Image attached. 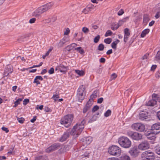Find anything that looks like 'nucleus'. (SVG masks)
Returning a JSON list of instances; mask_svg holds the SVG:
<instances>
[{"mask_svg": "<svg viewBox=\"0 0 160 160\" xmlns=\"http://www.w3.org/2000/svg\"><path fill=\"white\" fill-rule=\"evenodd\" d=\"M69 40V38L68 36H64L60 40L58 44V46L59 47H62L64 44L68 42Z\"/></svg>", "mask_w": 160, "mask_h": 160, "instance_id": "obj_15", "label": "nucleus"}, {"mask_svg": "<svg viewBox=\"0 0 160 160\" xmlns=\"http://www.w3.org/2000/svg\"><path fill=\"white\" fill-rule=\"evenodd\" d=\"M143 160H152L154 158V153L149 151L143 152L141 155Z\"/></svg>", "mask_w": 160, "mask_h": 160, "instance_id": "obj_7", "label": "nucleus"}, {"mask_svg": "<svg viewBox=\"0 0 160 160\" xmlns=\"http://www.w3.org/2000/svg\"><path fill=\"white\" fill-rule=\"evenodd\" d=\"M124 13V10L123 9H121L118 12V16H121Z\"/></svg>", "mask_w": 160, "mask_h": 160, "instance_id": "obj_47", "label": "nucleus"}, {"mask_svg": "<svg viewBox=\"0 0 160 160\" xmlns=\"http://www.w3.org/2000/svg\"><path fill=\"white\" fill-rule=\"evenodd\" d=\"M73 118V116L72 114L66 115L61 118L60 123L64 125L65 127L68 128L71 125Z\"/></svg>", "mask_w": 160, "mask_h": 160, "instance_id": "obj_3", "label": "nucleus"}, {"mask_svg": "<svg viewBox=\"0 0 160 160\" xmlns=\"http://www.w3.org/2000/svg\"><path fill=\"white\" fill-rule=\"evenodd\" d=\"M147 117V113L144 112H140L139 115V118L142 120L146 119Z\"/></svg>", "mask_w": 160, "mask_h": 160, "instance_id": "obj_22", "label": "nucleus"}, {"mask_svg": "<svg viewBox=\"0 0 160 160\" xmlns=\"http://www.w3.org/2000/svg\"><path fill=\"white\" fill-rule=\"evenodd\" d=\"M2 129L3 131H5L6 133H8L9 132V130H8V128L5 127H2Z\"/></svg>", "mask_w": 160, "mask_h": 160, "instance_id": "obj_58", "label": "nucleus"}, {"mask_svg": "<svg viewBox=\"0 0 160 160\" xmlns=\"http://www.w3.org/2000/svg\"><path fill=\"white\" fill-rule=\"evenodd\" d=\"M85 89L84 86L82 85L79 87L78 90L77 97L78 101L81 102L84 98L85 95L84 94V92Z\"/></svg>", "mask_w": 160, "mask_h": 160, "instance_id": "obj_6", "label": "nucleus"}, {"mask_svg": "<svg viewBox=\"0 0 160 160\" xmlns=\"http://www.w3.org/2000/svg\"><path fill=\"white\" fill-rule=\"evenodd\" d=\"M93 95H91L90 96V99H89V100L87 102L86 104V107H88V108H90L92 105L93 103V100L92 98H92L93 96Z\"/></svg>", "mask_w": 160, "mask_h": 160, "instance_id": "obj_23", "label": "nucleus"}, {"mask_svg": "<svg viewBox=\"0 0 160 160\" xmlns=\"http://www.w3.org/2000/svg\"><path fill=\"white\" fill-rule=\"evenodd\" d=\"M127 134L132 139L136 141H139L141 140L142 137L141 134L132 131H129L127 132Z\"/></svg>", "mask_w": 160, "mask_h": 160, "instance_id": "obj_5", "label": "nucleus"}, {"mask_svg": "<svg viewBox=\"0 0 160 160\" xmlns=\"http://www.w3.org/2000/svg\"><path fill=\"white\" fill-rule=\"evenodd\" d=\"M32 16L38 18H39L42 17L41 15L37 9L32 13Z\"/></svg>", "mask_w": 160, "mask_h": 160, "instance_id": "obj_21", "label": "nucleus"}, {"mask_svg": "<svg viewBox=\"0 0 160 160\" xmlns=\"http://www.w3.org/2000/svg\"><path fill=\"white\" fill-rule=\"evenodd\" d=\"M85 121L83 120L80 123H77L73 128L71 130L70 134L75 138L77 137L80 134L84 128V124Z\"/></svg>", "mask_w": 160, "mask_h": 160, "instance_id": "obj_1", "label": "nucleus"}, {"mask_svg": "<svg viewBox=\"0 0 160 160\" xmlns=\"http://www.w3.org/2000/svg\"><path fill=\"white\" fill-rule=\"evenodd\" d=\"M119 42L120 41L119 40L117 39L115 41L112 42L111 44L112 48L116 50L117 48V45Z\"/></svg>", "mask_w": 160, "mask_h": 160, "instance_id": "obj_27", "label": "nucleus"}, {"mask_svg": "<svg viewBox=\"0 0 160 160\" xmlns=\"http://www.w3.org/2000/svg\"><path fill=\"white\" fill-rule=\"evenodd\" d=\"M160 128V124L159 123H155L151 127V130L152 132L155 130H159Z\"/></svg>", "mask_w": 160, "mask_h": 160, "instance_id": "obj_24", "label": "nucleus"}, {"mask_svg": "<svg viewBox=\"0 0 160 160\" xmlns=\"http://www.w3.org/2000/svg\"><path fill=\"white\" fill-rule=\"evenodd\" d=\"M159 132V131L156 132H155V131H153L152 132H152H150L148 133V134L147 135L148 136L147 138H148L150 140H154L156 138V137H155L154 134L155 133L157 134Z\"/></svg>", "mask_w": 160, "mask_h": 160, "instance_id": "obj_17", "label": "nucleus"}, {"mask_svg": "<svg viewBox=\"0 0 160 160\" xmlns=\"http://www.w3.org/2000/svg\"><path fill=\"white\" fill-rule=\"evenodd\" d=\"M106 61V59L103 58H101L100 60L99 61L101 63H104Z\"/></svg>", "mask_w": 160, "mask_h": 160, "instance_id": "obj_61", "label": "nucleus"}, {"mask_svg": "<svg viewBox=\"0 0 160 160\" xmlns=\"http://www.w3.org/2000/svg\"><path fill=\"white\" fill-rule=\"evenodd\" d=\"M111 111L108 109L104 113V115L105 117H108L111 115Z\"/></svg>", "mask_w": 160, "mask_h": 160, "instance_id": "obj_33", "label": "nucleus"}, {"mask_svg": "<svg viewBox=\"0 0 160 160\" xmlns=\"http://www.w3.org/2000/svg\"><path fill=\"white\" fill-rule=\"evenodd\" d=\"M118 142L122 147L126 148H130L132 145L131 140L127 137L124 136L119 138Z\"/></svg>", "mask_w": 160, "mask_h": 160, "instance_id": "obj_2", "label": "nucleus"}, {"mask_svg": "<svg viewBox=\"0 0 160 160\" xmlns=\"http://www.w3.org/2000/svg\"><path fill=\"white\" fill-rule=\"evenodd\" d=\"M87 7L88 8L90 11H91L93 9H94V5L91 4H88V5H87Z\"/></svg>", "mask_w": 160, "mask_h": 160, "instance_id": "obj_36", "label": "nucleus"}, {"mask_svg": "<svg viewBox=\"0 0 160 160\" xmlns=\"http://www.w3.org/2000/svg\"><path fill=\"white\" fill-rule=\"evenodd\" d=\"M36 20V19L35 18H32L30 19L29 21V22L30 23H33L35 22Z\"/></svg>", "mask_w": 160, "mask_h": 160, "instance_id": "obj_50", "label": "nucleus"}, {"mask_svg": "<svg viewBox=\"0 0 160 160\" xmlns=\"http://www.w3.org/2000/svg\"><path fill=\"white\" fill-rule=\"evenodd\" d=\"M29 102V100L28 99H25L23 101V104L24 105H27Z\"/></svg>", "mask_w": 160, "mask_h": 160, "instance_id": "obj_51", "label": "nucleus"}, {"mask_svg": "<svg viewBox=\"0 0 160 160\" xmlns=\"http://www.w3.org/2000/svg\"><path fill=\"white\" fill-rule=\"evenodd\" d=\"M132 128L136 131L140 132H142L145 129V125L140 123H136L132 124Z\"/></svg>", "mask_w": 160, "mask_h": 160, "instance_id": "obj_8", "label": "nucleus"}, {"mask_svg": "<svg viewBox=\"0 0 160 160\" xmlns=\"http://www.w3.org/2000/svg\"><path fill=\"white\" fill-rule=\"evenodd\" d=\"M119 27V26L118 24H116L112 27L111 29L113 30H115L117 29Z\"/></svg>", "mask_w": 160, "mask_h": 160, "instance_id": "obj_42", "label": "nucleus"}, {"mask_svg": "<svg viewBox=\"0 0 160 160\" xmlns=\"http://www.w3.org/2000/svg\"><path fill=\"white\" fill-rule=\"evenodd\" d=\"M129 36L124 35V42H127Z\"/></svg>", "mask_w": 160, "mask_h": 160, "instance_id": "obj_59", "label": "nucleus"}, {"mask_svg": "<svg viewBox=\"0 0 160 160\" xmlns=\"http://www.w3.org/2000/svg\"><path fill=\"white\" fill-rule=\"evenodd\" d=\"M104 49V45L102 44H100L98 47V49L99 51H102Z\"/></svg>", "mask_w": 160, "mask_h": 160, "instance_id": "obj_43", "label": "nucleus"}, {"mask_svg": "<svg viewBox=\"0 0 160 160\" xmlns=\"http://www.w3.org/2000/svg\"><path fill=\"white\" fill-rule=\"evenodd\" d=\"M22 100V98H19L18 99H17L16 101L14 102V104L15 105L14 106V107H16L18 105L20 104V102Z\"/></svg>", "mask_w": 160, "mask_h": 160, "instance_id": "obj_34", "label": "nucleus"}, {"mask_svg": "<svg viewBox=\"0 0 160 160\" xmlns=\"http://www.w3.org/2000/svg\"><path fill=\"white\" fill-rule=\"evenodd\" d=\"M42 158V156H37L35 158V160H40Z\"/></svg>", "mask_w": 160, "mask_h": 160, "instance_id": "obj_64", "label": "nucleus"}, {"mask_svg": "<svg viewBox=\"0 0 160 160\" xmlns=\"http://www.w3.org/2000/svg\"><path fill=\"white\" fill-rule=\"evenodd\" d=\"M52 6V5L51 3H48L44 5H42L38 7L37 9L41 15L42 14L50 9Z\"/></svg>", "mask_w": 160, "mask_h": 160, "instance_id": "obj_9", "label": "nucleus"}, {"mask_svg": "<svg viewBox=\"0 0 160 160\" xmlns=\"http://www.w3.org/2000/svg\"><path fill=\"white\" fill-rule=\"evenodd\" d=\"M33 82L34 83H36L37 85L40 84V82L38 81V80L36 79L35 78L34 79Z\"/></svg>", "mask_w": 160, "mask_h": 160, "instance_id": "obj_62", "label": "nucleus"}, {"mask_svg": "<svg viewBox=\"0 0 160 160\" xmlns=\"http://www.w3.org/2000/svg\"><path fill=\"white\" fill-rule=\"evenodd\" d=\"M152 99L150 100L146 103L147 106H153L156 104L157 100L159 102L158 99V95L154 93L152 95Z\"/></svg>", "mask_w": 160, "mask_h": 160, "instance_id": "obj_10", "label": "nucleus"}, {"mask_svg": "<svg viewBox=\"0 0 160 160\" xmlns=\"http://www.w3.org/2000/svg\"><path fill=\"white\" fill-rule=\"evenodd\" d=\"M48 72L49 74H51L54 73V69L53 68H51L48 71Z\"/></svg>", "mask_w": 160, "mask_h": 160, "instance_id": "obj_52", "label": "nucleus"}, {"mask_svg": "<svg viewBox=\"0 0 160 160\" xmlns=\"http://www.w3.org/2000/svg\"><path fill=\"white\" fill-rule=\"evenodd\" d=\"M12 72V69L10 66H7L4 71V74L5 76H8Z\"/></svg>", "mask_w": 160, "mask_h": 160, "instance_id": "obj_19", "label": "nucleus"}, {"mask_svg": "<svg viewBox=\"0 0 160 160\" xmlns=\"http://www.w3.org/2000/svg\"><path fill=\"white\" fill-rule=\"evenodd\" d=\"M82 32L84 33H88L89 32V29L85 27H83L82 28Z\"/></svg>", "mask_w": 160, "mask_h": 160, "instance_id": "obj_41", "label": "nucleus"}, {"mask_svg": "<svg viewBox=\"0 0 160 160\" xmlns=\"http://www.w3.org/2000/svg\"><path fill=\"white\" fill-rule=\"evenodd\" d=\"M121 160H130V157L126 155H122L121 157Z\"/></svg>", "mask_w": 160, "mask_h": 160, "instance_id": "obj_31", "label": "nucleus"}, {"mask_svg": "<svg viewBox=\"0 0 160 160\" xmlns=\"http://www.w3.org/2000/svg\"><path fill=\"white\" fill-rule=\"evenodd\" d=\"M61 147L60 144L59 143H54L49 147L46 149L45 151L46 152L50 153L56 150Z\"/></svg>", "mask_w": 160, "mask_h": 160, "instance_id": "obj_11", "label": "nucleus"}, {"mask_svg": "<svg viewBox=\"0 0 160 160\" xmlns=\"http://www.w3.org/2000/svg\"><path fill=\"white\" fill-rule=\"evenodd\" d=\"M89 11V9L86 7L83 10L82 12L86 14L88 13Z\"/></svg>", "mask_w": 160, "mask_h": 160, "instance_id": "obj_44", "label": "nucleus"}, {"mask_svg": "<svg viewBox=\"0 0 160 160\" xmlns=\"http://www.w3.org/2000/svg\"><path fill=\"white\" fill-rule=\"evenodd\" d=\"M55 93V94H54L52 98L53 99L54 101L56 102L58 100L59 98V92H57V91H56Z\"/></svg>", "mask_w": 160, "mask_h": 160, "instance_id": "obj_26", "label": "nucleus"}, {"mask_svg": "<svg viewBox=\"0 0 160 160\" xmlns=\"http://www.w3.org/2000/svg\"><path fill=\"white\" fill-rule=\"evenodd\" d=\"M36 119H37V117L36 116H34L33 117V118L30 121L31 122H32V123H33L36 120Z\"/></svg>", "mask_w": 160, "mask_h": 160, "instance_id": "obj_63", "label": "nucleus"}, {"mask_svg": "<svg viewBox=\"0 0 160 160\" xmlns=\"http://www.w3.org/2000/svg\"><path fill=\"white\" fill-rule=\"evenodd\" d=\"M130 34L129 29L128 28H125L124 29V35L129 36Z\"/></svg>", "mask_w": 160, "mask_h": 160, "instance_id": "obj_39", "label": "nucleus"}, {"mask_svg": "<svg viewBox=\"0 0 160 160\" xmlns=\"http://www.w3.org/2000/svg\"><path fill=\"white\" fill-rule=\"evenodd\" d=\"M100 38V36L99 35H98L97 36L94 38V42L96 43H97L98 42Z\"/></svg>", "mask_w": 160, "mask_h": 160, "instance_id": "obj_40", "label": "nucleus"}, {"mask_svg": "<svg viewBox=\"0 0 160 160\" xmlns=\"http://www.w3.org/2000/svg\"><path fill=\"white\" fill-rule=\"evenodd\" d=\"M112 34V32L110 30H108L105 34V36L106 37L111 36Z\"/></svg>", "mask_w": 160, "mask_h": 160, "instance_id": "obj_35", "label": "nucleus"}, {"mask_svg": "<svg viewBox=\"0 0 160 160\" xmlns=\"http://www.w3.org/2000/svg\"><path fill=\"white\" fill-rule=\"evenodd\" d=\"M108 151L110 155L117 157L119 156L121 153L120 148L116 145H112L108 149Z\"/></svg>", "mask_w": 160, "mask_h": 160, "instance_id": "obj_4", "label": "nucleus"}, {"mask_svg": "<svg viewBox=\"0 0 160 160\" xmlns=\"http://www.w3.org/2000/svg\"><path fill=\"white\" fill-rule=\"evenodd\" d=\"M150 30L149 29H146L142 31L141 34V37L142 38L144 37L149 32Z\"/></svg>", "mask_w": 160, "mask_h": 160, "instance_id": "obj_28", "label": "nucleus"}, {"mask_svg": "<svg viewBox=\"0 0 160 160\" xmlns=\"http://www.w3.org/2000/svg\"><path fill=\"white\" fill-rule=\"evenodd\" d=\"M117 77V75L115 73L112 74L111 76V80H112L113 79H115Z\"/></svg>", "mask_w": 160, "mask_h": 160, "instance_id": "obj_46", "label": "nucleus"}, {"mask_svg": "<svg viewBox=\"0 0 160 160\" xmlns=\"http://www.w3.org/2000/svg\"><path fill=\"white\" fill-rule=\"evenodd\" d=\"M17 119L18 122L20 123H22L24 121L25 119L24 118H17Z\"/></svg>", "mask_w": 160, "mask_h": 160, "instance_id": "obj_38", "label": "nucleus"}, {"mask_svg": "<svg viewBox=\"0 0 160 160\" xmlns=\"http://www.w3.org/2000/svg\"><path fill=\"white\" fill-rule=\"evenodd\" d=\"M99 107L97 105L94 106L92 109V112H94L99 109Z\"/></svg>", "mask_w": 160, "mask_h": 160, "instance_id": "obj_45", "label": "nucleus"}, {"mask_svg": "<svg viewBox=\"0 0 160 160\" xmlns=\"http://www.w3.org/2000/svg\"><path fill=\"white\" fill-rule=\"evenodd\" d=\"M44 111L47 112H50L52 110L48 107H45L44 108Z\"/></svg>", "mask_w": 160, "mask_h": 160, "instance_id": "obj_53", "label": "nucleus"}, {"mask_svg": "<svg viewBox=\"0 0 160 160\" xmlns=\"http://www.w3.org/2000/svg\"><path fill=\"white\" fill-rule=\"evenodd\" d=\"M129 152L132 156L136 157L138 156L139 151L137 147L135 146L131 148L129 151Z\"/></svg>", "mask_w": 160, "mask_h": 160, "instance_id": "obj_14", "label": "nucleus"}, {"mask_svg": "<svg viewBox=\"0 0 160 160\" xmlns=\"http://www.w3.org/2000/svg\"><path fill=\"white\" fill-rule=\"evenodd\" d=\"M160 76V72H159V71L157 72L155 75V77L157 78L158 79L159 78Z\"/></svg>", "mask_w": 160, "mask_h": 160, "instance_id": "obj_56", "label": "nucleus"}, {"mask_svg": "<svg viewBox=\"0 0 160 160\" xmlns=\"http://www.w3.org/2000/svg\"><path fill=\"white\" fill-rule=\"evenodd\" d=\"M70 30L69 28H67L64 32V35H68L70 33Z\"/></svg>", "mask_w": 160, "mask_h": 160, "instance_id": "obj_48", "label": "nucleus"}, {"mask_svg": "<svg viewBox=\"0 0 160 160\" xmlns=\"http://www.w3.org/2000/svg\"><path fill=\"white\" fill-rule=\"evenodd\" d=\"M90 108H88V107H86V106L84 107L83 110V113H86L88 110H89Z\"/></svg>", "mask_w": 160, "mask_h": 160, "instance_id": "obj_54", "label": "nucleus"}, {"mask_svg": "<svg viewBox=\"0 0 160 160\" xmlns=\"http://www.w3.org/2000/svg\"><path fill=\"white\" fill-rule=\"evenodd\" d=\"M149 55V53H147L145 54L142 57V59L143 60L147 59Z\"/></svg>", "mask_w": 160, "mask_h": 160, "instance_id": "obj_55", "label": "nucleus"}, {"mask_svg": "<svg viewBox=\"0 0 160 160\" xmlns=\"http://www.w3.org/2000/svg\"><path fill=\"white\" fill-rule=\"evenodd\" d=\"M103 100V99L102 98H101L98 99L97 102L99 103H101Z\"/></svg>", "mask_w": 160, "mask_h": 160, "instance_id": "obj_60", "label": "nucleus"}, {"mask_svg": "<svg viewBox=\"0 0 160 160\" xmlns=\"http://www.w3.org/2000/svg\"><path fill=\"white\" fill-rule=\"evenodd\" d=\"M77 45L75 43H72L69 45L67 46L64 49V52L65 54L68 55L70 53L71 50H75V47Z\"/></svg>", "mask_w": 160, "mask_h": 160, "instance_id": "obj_12", "label": "nucleus"}, {"mask_svg": "<svg viewBox=\"0 0 160 160\" xmlns=\"http://www.w3.org/2000/svg\"><path fill=\"white\" fill-rule=\"evenodd\" d=\"M149 17L148 15L145 14L143 17V22L147 24L149 20Z\"/></svg>", "mask_w": 160, "mask_h": 160, "instance_id": "obj_25", "label": "nucleus"}, {"mask_svg": "<svg viewBox=\"0 0 160 160\" xmlns=\"http://www.w3.org/2000/svg\"><path fill=\"white\" fill-rule=\"evenodd\" d=\"M149 148V144L147 141L142 142L139 144L138 148L139 149L143 150L148 149Z\"/></svg>", "mask_w": 160, "mask_h": 160, "instance_id": "obj_13", "label": "nucleus"}, {"mask_svg": "<svg viewBox=\"0 0 160 160\" xmlns=\"http://www.w3.org/2000/svg\"><path fill=\"white\" fill-rule=\"evenodd\" d=\"M35 78L36 79L39 80L41 81H42L43 79V78L42 77L40 76H36Z\"/></svg>", "mask_w": 160, "mask_h": 160, "instance_id": "obj_57", "label": "nucleus"}, {"mask_svg": "<svg viewBox=\"0 0 160 160\" xmlns=\"http://www.w3.org/2000/svg\"><path fill=\"white\" fill-rule=\"evenodd\" d=\"M92 141V138L90 137H88L83 139L82 144L84 146H87L90 144Z\"/></svg>", "mask_w": 160, "mask_h": 160, "instance_id": "obj_18", "label": "nucleus"}, {"mask_svg": "<svg viewBox=\"0 0 160 160\" xmlns=\"http://www.w3.org/2000/svg\"><path fill=\"white\" fill-rule=\"evenodd\" d=\"M69 132L67 131L66 132H65L59 138V140L60 142H63L66 141L69 137Z\"/></svg>", "mask_w": 160, "mask_h": 160, "instance_id": "obj_16", "label": "nucleus"}, {"mask_svg": "<svg viewBox=\"0 0 160 160\" xmlns=\"http://www.w3.org/2000/svg\"><path fill=\"white\" fill-rule=\"evenodd\" d=\"M75 72L79 76H83L85 74L84 72L82 70H75Z\"/></svg>", "mask_w": 160, "mask_h": 160, "instance_id": "obj_30", "label": "nucleus"}, {"mask_svg": "<svg viewBox=\"0 0 160 160\" xmlns=\"http://www.w3.org/2000/svg\"><path fill=\"white\" fill-rule=\"evenodd\" d=\"M155 151L157 154L160 155V148H159L157 147L155 150Z\"/></svg>", "mask_w": 160, "mask_h": 160, "instance_id": "obj_49", "label": "nucleus"}, {"mask_svg": "<svg viewBox=\"0 0 160 160\" xmlns=\"http://www.w3.org/2000/svg\"><path fill=\"white\" fill-rule=\"evenodd\" d=\"M104 42L108 44H109L112 42V39L111 38L105 39L104 40Z\"/></svg>", "mask_w": 160, "mask_h": 160, "instance_id": "obj_37", "label": "nucleus"}, {"mask_svg": "<svg viewBox=\"0 0 160 160\" xmlns=\"http://www.w3.org/2000/svg\"><path fill=\"white\" fill-rule=\"evenodd\" d=\"M58 66L59 67V70L60 71L63 73H65L67 71L68 67L64 66L62 64H61Z\"/></svg>", "mask_w": 160, "mask_h": 160, "instance_id": "obj_20", "label": "nucleus"}, {"mask_svg": "<svg viewBox=\"0 0 160 160\" xmlns=\"http://www.w3.org/2000/svg\"><path fill=\"white\" fill-rule=\"evenodd\" d=\"M129 18L128 17H126L125 18H123L122 19L119 21L118 24L119 26L122 25V24L124 22H125Z\"/></svg>", "mask_w": 160, "mask_h": 160, "instance_id": "obj_29", "label": "nucleus"}, {"mask_svg": "<svg viewBox=\"0 0 160 160\" xmlns=\"http://www.w3.org/2000/svg\"><path fill=\"white\" fill-rule=\"evenodd\" d=\"M75 50H77L81 54L84 53V52L83 49L81 47H79L75 48Z\"/></svg>", "mask_w": 160, "mask_h": 160, "instance_id": "obj_32", "label": "nucleus"}]
</instances>
